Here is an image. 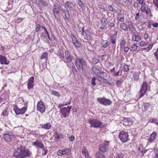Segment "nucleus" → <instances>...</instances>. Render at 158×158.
I'll return each mask as SVG.
<instances>
[{
  "label": "nucleus",
  "mask_w": 158,
  "mask_h": 158,
  "mask_svg": "<svg viewBox=\"0 0 158 158\" xmlns=\"http://www.w3.org/2000/svg\"><path fill=\"white\" fill-rule=\"evenodd\" d=\"M43 150H44V152H42L43 155H46L47 153L48 152V150L46 148L44 147V146L43 145V147L42 148Z\"/></svg>",
  "instance_id": "obj_46"
},
{
  "label": "nucleus",
  "mask_w": 158,
  "mask_h": 158,
  "mask_svg": "<svg viewBox=\"0 0 158 158\" xmlns=\"http://www.w3.org/2000/svg\"><path fill=\"white\" fill-rule=\"evenodd\" d=\"M51 125L49 123H47L42 125L41 127L45 129H48L51 127Z\"/></svg>",
  "instance_id": "obj_29"
},
{
  "label": "nucleus",
  "mask_w": 158,
  "mask_h": 158,
  "mask_svg": "<svg viewBox=\"0 0 158 158\" xmlns=\"http://www.w3.org/2000/svg\"><path fill=\"white\" fill-rule=\"evenodd\" d=\"M40 2V3L39 4V5L41 7H44L47 6L48 4L47 2L44 1H43L42 0H41Z\"/></svg>",
  "instance_id": "obj_31"
},
{
  "label": "nucleus",
  "mask_w": 158,
  "mask_h": 158,
  "mask_svg": "<svg viewBox=\"0 0 158 158\" xmlns=\"http://www.w3.org/2000/svg\"><path fill=\"white\" fill-rule=\"evenodd\" d=\"M11 135L6 133L4 134V139L7 142H9L11 141Z\"/></svg>",
  "instance_id": "obj_19"
},
{
  "label": "nucleus",
  "mask_w": 158,
  "mask_h": 158,
  "mask_svg": "<svg viewBox=\"0 0 158 158\" xmlns=\"http://www.w3.org/2000/svg\"><path fill=\"white\" fill-rule=\"evenodd\" d=\"M65 5L70 10H73L74 9L73 4L70 2H66L65 3Z\"/></svg>",
  "instance_id": "obj_18"
},
{
  "label": "nucleus",
  "mask_w": 158,
  "mask_h": 158,
  "mask_svg": "<svg viewBox=\"0 0 158 158\" xmlns=\"http://www.w3.org/2000/svg\"><path fill=\"white\" fill-rule=\"evenodd\" d=\"M70 150L68 148L63 150H59L57 152V154L59 156H61L62 155L68 154L70 152Z\"/></svg>",
  "instance_id": "obj_15"
},
{
  "label": "nucleus",
  "mask_w": 158,
  "mask_h": 158,
  "mask_svg": "<svg viewBox=\"0 0 158 158\" xmlns=\"http://www.w3.org/2000/svg\"><path fill=\"white\" fill-rule=\"evenodd\" d=\"M41 28V24L40 23V24H38L36 25V27L35 28V31L36 32H38L39 31L40 29Z\"/></svg>",
  "instance_id": "obj_34"
},
{
  "label": "nucleus",
  "mask_w": 158,
  "mask_h": 158,
  "mask_svg": "<svg viewBox=\"0 0 158 158\" xmlns=\"http://www.w3.org/2000/svg\"><path fill=\"white\" fill-rule=\"evenodd\" d=\"M82 153L85 155V156L87 158L89 157V154L88 153V151H86V150L85 149L82 150Z\"/></svg>",
  "instance_id": "obj_38"
},
{
  "label": "nucleus",
  "mask_w": 158,
  "mask_h": 158,
  "mask_svg": "<svg viewBox=\"0 0 158 158\" xmlns=\"http://www.w3.org/2000/svg\"><path fill=\"white\" fill-rule=\"evenodd\" d=\"M0 62L2 64H7L9 63V61L6 60V58L5 56L0 55Z\"/></svg>",
  "instance_id": "obj_17"
},
{
  "label": "nucleus",
  "mask_w": 158,
  "mask_h": 158,
  "mask_svg": "<svg viewBox=\"0 0 158 158\" xmlns=\"http://www.w3.org/2000/svg\"><path fill=\"white\" fill-rule=\"evenodd\" d=\"M144 0H139V3L142 5H144L145 3L143 2Z\"/></svg>",
  "instance_id": "obj_57"
},
{
  "label": "nucleus",
  "mask_w": 158,
  "mask_h": 158,
  "mask_svg": "<svg viewBox=\"0 0 158 158\" xmlns=\"http://www.w3.org/2000/svg\"><path fill=\"white\" fill-rule=\"evenodd\" d=\"M156 134L155 132H153L149 138V141L150 143L152 142L156 139Z\"/></svg>",
  "instance_id": "obj_21"
},
{
  "label": "nucleus",
  "mask_w": 158,
  "mask_h": 158,
  "mask_svg": "<svg viewBox=\"0 0 158 158\" xmlns=\"http://www.w3.org/2000/svg\"><path fill=\"white\" fill-rule=\"evenodd\" d=\"M131 48H134V49L135 48L136 49H137L138 48V46H137L135 44H133L132 45Z\"/></svg>",
  "instance_id": "obj_63"
},
{
  "label": "nucleus",
  "mask_w": 158,
  "mask_h": 158,
  "mask_svg": "<svg viewBox=\"0 0 158 158\" xmlns=\"http://www.w3.org/2000/svg\"><path fill=\"white\" fill-rule=\"evenodd\" d=\"M38 149L39 148H42L43 147V144L42 142L39 140H37L32 143Z\"/></svg>",
  "instance_id": "obj_14"
},
{
  "label": "nucleus",
  "mask_w": 158,
  "mask_h": 158,
  "mask_svg": "<svg viewBox=\"0 0 158 158\" xmlns=\"http://www.w3.org/2000/svg\"><path fill=\"white\" fill-rule=\"evenodd\" d=\"M65 53L67 60L69 62H71L73 57V56L70 54L68 50H66L65 52Z\"/></svg>",
  "instance_id": "obj_16"
},
{
  "label": "nucleus",
  "mask_w": 158,
  "mask_h": 158,
  "mask_svg": "<svg viewBox=\"0 0 158 158\" xmlns=\"http://www.w3.org/2000/svg\"><path fill=\"white\" fill-rule=\"evenodd\" d=\"M126 41L124 39H122L120 43V48H123L125 46Z\"/></svg>",
  "instance_id": "obj_30"
},
{
  "label": "nucleus",
  "mask_w": 158,
  "mask_h": 158,
  "mask_svg": "<svg viewBox=\"0 0 158 158\" xmlns=\"http://www.w3.org/2000/svg\"><path fill=\"white\" fill-rule=\"evenodd\" d=\"M55 137L56 139L58 141H59V140L60 139V137L59 136V135L57 132L56 133L55 135Z\"/></svg>",
  "instance_id": "obj_51"
},
{
  "label": "nucleus",
  "mask_w": 158,
  "mask_h": 158,
  "mask_svg": "<svg viewBox=\"0 0 158 158\" xmlns=\"http://www.w3.org/2000/svg\"><path fill=\"white\" fill-rule=\"evenodd\" d=\"M140 16V15H139V14L138 13L136 14L135 17V19H138L139 18V17Z\"/></svg>",
  "instance_id": "obj_62"
},
{
  "label": "nucleus",
  "mask_w": 158,
  "mask_h": 158,
  "mask_svg": "<svg viewBox=\"0 0 158 158\" xmlns=\"http://www.w3.org/2000/svg\"><path fill=\"white\" fill-rule=\"evenodd\" d=\"M77 4L78 6L80 7V9L81 10H83L84 9L85 5L81 0H77Z\"/></svg>",
  "instance_id": "obj_27"
},
{
  "label": "nucleus",
  "mask_w": 158,
  "mask_h": 158,
  "mask_svg": "<svg viewBox=\"0 0 158 158\" xmlns=\"http://www.w3.org/2000/svg\"><path fill=\"white\" fill-rule=\"evenodd\" d=\"M48 57V53L46 52H44L42 55L41 56L40 59H43L45 58H46Z\"/></svg>",
  "instance_id": "obj_37"
},
{
  "label": "nucleus",
  "mask_w": 158,
  "mask_h": 158,
  "mask_svg": "<svg viewBox=\"0 0 158 158\" xmlns=\"http://www.w3.org/2000/svg\"><path fill=\"white\" fill-rule=\"evenodd\" d=\"M106 21V19L103 18L102 19L101 21V23L102 25L104 27H106V25L107 24Z\"/></svg>",
  "instance_id": "obj_33"
},
{
  "label": "nucleus",
  "mask_w": 158,
  "mask_h": 158,
  "mask_svg": "<svg viewBox=\"0 0 158 158\" xmlns=\"http://www.w3.org/2000/svg\"><path fill=\"white\" fill-rule=\"evenodd\" d=\"M34 81V78L33 77H31L29 79L27 82V88L29 90L33 88Z\"/></svg>",
  "instance_id": "obj_12"
},
{
  "label": "nucleus",
  "mask_w": 158,
  "mask_h": 158,
  "mask_svg": "<svg viewBox=\"0 0 158 158\" xmlns=\"http://www.w3.org/2000/svg\"><path fill=\"white\" fill-rule=\"evenodd\" d=\"M71 108V107L69 106L61 108L60 109V112L61 118H66L69 116Z\"/></svg>",
  "instance_id": "obj_4"
},
{
  "label": "nucleus",
  "mask_w": 158,
  "mask_h": 158,
  "mask_svg": "<svg viewBox=\"0 0 158 158\" xmlns=\"http://www.w3.org/2000/svg\"><path fill=\"white\" fill-rule=\"evenodd\" d=\"M75 64L79 70L81 72H83V68L86 65V63L81 58L77 60L76 61Z\"/></svg>",
  "instance_id": "obj_3"
},
{
  "label": "nucleus",
  "mask_w": 158,
  "mask_h": 158,
  "mask_svg": "<svg viewBox=\"0 0 158 158\" xmlns=\"http://www.w3.org/2000/svg\"><path fill=\"white\" fill-rule=\"evenodd\" d=\"M153 3L158 8V0H153Z\"/></svg>",
  "instance_id": "obj_52"
},
{
  "label": "nucleus",
  "mask_w": 158,
  "mask_h": 158,
  "mask_svg": "<svg viewBox=\"0 0 158 158\" xmlns=\"http://www.w3.org/2000/svg\"><path fill=\"white\" fill-rule=\"evenodd\" d=\"M52 94L56 96L59 97L60 96V95L59 94L58 92L56 91H52Z\"/></svg>",
  "instance_id": "obj_43"
},
{
  "label": "nucleus",
  "mask_w": 158,
  "mask_h": 158,
  "mask_svg": "<svg viewBox=\"0 0 158 158\" xmlns=\"http://www.w3.org/2000/svg\"><path fill=\"white\" fill-rule=\"evenodd\" d=\"M148 84L146 82H144L142 84L141 88L139 92V98L143 96L145 93L146 92L148 89Z\"/></svg>",
  "instance_id": "obj_6"
},
{
  "label": "nucleus",
  "mask_w": 158,
  "mask_h": 158,
  "mask_svg": "<svg viewBox=\"0 0 158 158\" xmlns=\"http://www.w3.org/2000/svg\"><path fill=\"white\" fill-rule=\"evenodd\" d=\"M108 8L109 9V10L110 11H115V10H114L113 7L111 5L108 6Z\"/></svg>",
  "instance_id": "obj_49"
},
{
  "label": "nucleus",
  "mask_w": 158,
  "mask_h": 158,
  "mask_svg": "<svg viewBox=\"0 0 158 158\" xmlns=\"http://www.w3.org/2000/svg\"><path fill=\"white\" fill-rule=\"evenodd\" d=\"M74 44L75 46L77 47H78L80 46V44L77 41V42H76L74 43Z\"/></svg>",
  "instance_id": "obj_60"
},
{
  "label": "nucleus",
  "mask_w": 158,
  "mask_h": 158,
  "mask_svg": "<svg viewBox=\"0 0 158 158\" xmlns=\"http://www.w3.org/2000/svg\"><path fill=\"white\" fill-rule=\"evenodd\" d=\"M74 139V137L73 135H72L69 137V140L70 141H73Z\"/></svg>",
  "instance_id": "obj_54"
},
{
  "label": "nucleus",
  "mask_w": 158,
  "mask_h": 158,
  "mask_svg": "<svg viewBox=\"0 0 158 158\" xmlns=\"http://www.w3.org/2000/svg\"><path fill=\"white\" fill-rule=\"evenodd\" d=\"M131 119L130 118H124L123 119V121L124 122H131Z\"/></svg>",
  "instance_id": "obj_45"
},
{
  "label": "nucleus",
  "mask_w": 158,
  "mask_h": 158,
  "mask_svg": "<svg viewBox=\"0 0 158 158\" xmlns=\"http://www.w3.org/2000/svg\"><path fill=\"white\" fill-rule=\"evenodd\" d=\"M154 153L155 154V158H158V149L157 148L154 149Z\"/></svg>",
  "instance_id": "obj_41"
},
{
  "label": "nucleus",
  "mask_w": 158,
  "mask_h": 158,
  "mask_svg": "<svg viewBox=\"0 0 158 158\" xmlns=\"http://www.w3.org/2000/svg\"><path fill=\"white\" fill-rule=\"evenodd\" d=\"M97 101L100 104L105 106H108L110 105L111 103V101L106 98H97Z\"/></svg>",
  "instance_id": "obj_8"
},
{
  "label": "nucleus",
  "mask_w": 158,
  "mask_h": 158,
  "mask_svg": "<svg viewBox=\"0 0 158 158\" xmlns=\"http://www.w3.org/2000/svg\"><path fill=\"white\" fill-rule=\"evenodd\" d=\"M41 0H35V2L37 4H40Z\"/></svg>",
  "instance_id": "obj_61"
},
{
  "label": "nucleus",
  "mask_w": 158,
  "mask_h": 158,
  "mask_svg": "<svg viewBox=\"0 0 158 158\" xmlns=\"http://www.w3.org/2000/svg\"><path fill=\"white\" fill-rule=\"evenodd\" d=\"M7 114V111L6 110H4L2 113V115L4 116H6Z\"/></svg>",
  "instance_id": "obj_58"
},
{
  "label": "nucleus",
  "mask_w": 158,
  "mask_h": 158,
  "mask_svg": "<svg viewBox=\"0 0 158 158\" xmlns=\"http://www.w3.org/2000/svg\"><path fill=\"white\" fill-rule=\"evenodd\" d=\"M64 12L65 14L64 18L67 20H69L70 19V16L69 14V11L67 10H65Z\"/></svg>",
  "instance_id": "obj_32"
},
{
  "label": "nucleus",
  "mask_w": 158,
  "mask_h": 158,
  "mask_svg": "<svg viewBox=\"0 0 158 158\" xmlns=\"http://www.w3.org/2000/svg\"><path fill=\"white\" fill-rule=\"evenodd\" d=\"M47 35H48V34L46 33V32H43L42 33V35L44 37V38H45L47 37Z\"/></svg>",
  "instance_id": "obj_56"
},
{
  "label": "nucleus",
  "mask_w": 158,
  "mask_h": 158,
  "mask_svg": "<svg viewBox=\"0 0 158 158\" xmlns=\"http://www.w3.org/2000/svg\"><path fill=\"white\" fill-rule=\"evenodd\" d=\"M133 40L135 41L138 42L141 40V38L139 35H134L132 36Z\"/></svg>",
  "instance_id": "obj_28"
},
{
  "label": "nucleus",
  "mask_w": 158,
  "mask_h": 158,
  "mask_svg": "<svg viewBox=\"0 0 158 158\" xmlns=\"http://www.w3.org/2000/svg\"><path fill=\"white\" fill-rule=\"evenodd\" d=\"M116 83L117 85H120L121 84V81L120 80H119L116 81Z\"/></svg>",
  "instance_id": "obj_59"
},
{
  "label": "nucleus",
  "mask_w": 158,
  "mask_h": 158,
  "mask_svg": "<svg viewBox=\"0 0 158 158\" xmlns=\"http://www.w3.org/2000/svg\"><path fill=\"white\" fill-rule=\"evenodd\" d=\"M95 80L96 78L95 77H93L92 79L91 83L93 86H95L96 85V83L95 82Z\"/></svg>",
  "instance_id": "obj_42"
},
{
  "label": "nucleus",
  "mask_w": 158,
  "mask_h": 158,
  "mask_svg": "<svg viewBox=\"0 0 158 158\" xmlns=\"http://www.w3.org/2000/svg\"><path fill=\"white\" fill-rule=\"evenodd\" d=\"M95 158H105V156L100 152H97L95 155Z\"/></svg>",
  "instance_id": "obj_23"
},
{
  "label": "nucleus",
  "mask_w": 158,
  "mask_h": 158,
  "mask_svg": "<svg viewBox=\"0 0 158 158\" xmlns=\"http://www.w3.org/2000/svg\"><path fill=\"white\" fill-rule=\"evenodd\" d=\"M128 24L129 30L132 33H135V28L133 27L132 23L131 21H129L128 22Z\"/></svg>",
  "instance_id": "obj_22"
},
{
  "label": "nucleus",
  "mask_w": 158,
  "mask_h": 158,
  "mask_svg": "<svg viewBox=\"0 0 158 158\" xmlns=\"http://www.w3.org/2000/svg\"><path fill=\"white\" fill-rule=\"evenodd\" d=\"M59 8L58 4L57 3L54 4L53 11L55 18H57L56 15L59 14Z\"/></svg>",
  "instance_id": "obj_13"
},
{
  "label": "nucleus",
  "mask_w": 158,
  "mask_h": 158,
  "mask_svg": "<svg viewBox=\"0 0 158 158\" xmlns=\"http://www.w3.org/2000/svg\"><path fill=\"white\" fill-rule=\"evenodd\" d=\"M123 70L125 72H128L129 70L128 65L125 64L124 66Z\"/></svg>",
  "instance_id": "obj_44"
},
{
  "label": "nucleus",
  "mask_w": 158,
  "mask_h": 158,
  "mask_svg": "<svg viewBox=\"0 0 158 158\" xmlns=\"http://www.w3.org/2000/svg\"><path fill=\"white\" fill-rule=\"evenodd\" d=\"M13 110L16 114H23L26 111L27 107L24 106L21 109H20L16 105H15L13 107Z\"/></svg>",
  "instance_id": "obj_10"
},
{
  "label": "nucleus",
  "mask_w": 158,
  "mask_h": 158,
  "mask_svg": "<svg viewBox=\"0 0 158 158\" xmlns=\"http://www.w3.org/2000/svg\"><path fill=\"white\" fill-rule=\"evenodd\" d=\"M139 74L138 72H134L133 73V76L132 79L134 81H137L139 80Z\"/></svg>",
  "instance_id": "obj_20"
},
{
  "label": "nucleus",
  "mask_w": 158,
  "mask_h": 158,
  "mask_svg": "<svg viewBox=\"0 0 158 158\" xmlns=\"http://www.w3.org/2000/svg\"><path fill=\"white\" fill-rule=\"evenodd\" d=\"M109 141H105L104 143L99 145V149L102 152H105L108 150Z\"/></svg>",
  "instance_id": "obj_7"
},
{
  "label": "nucleus",
  "mask_w": 158,
  "mask_h": 158,
  "mask_svg": "<svg viewBox=\"0 0 158 158\" xmlns=\"http://www.w3.org/2000/svg\"><path fill=\"white\" fill-rule=\"evenodd\" d=\"M120 27L123 30L126 31L127 30L128 26L127 24L124 23H122L120 24Z\"/></svg>",
  "instance_id": "obj_25"
},
{
  "label": "nucleus",
  "mask_w": 158,
  "mask_h": 158,
  "mask_svg": "<svg viewBox=\"0 0 158 158\" xmlns=\"http://www.w3.org/2000/svg\"><path fill=\"white\" fill-rule=\"evenodd\" d=\"M120 73H121L120 74V75H121L122 74L121 71H120V70H119L118 71V72H114V76L115 77V76H118L119 75Z\"/></svg>",
  "instance_id": "obj_47"
},
{
  "label": "nucleus",
  "mask_w": 158,
  "mask_h": 158,
  "mask_svg": "<svg viewBox=\"0 0 158 158\" xmlns=\"http://www.w3.org/2000/svg\"><path fill=\"white\" fill-rule=\"evenodd\" d=\"M118 136L120 140L123 143L127 142L129 140L128 133L124 131L120 132Z\"/></svg>",
  "instance_id": "obj_5"
},
{
  "label": "nucleus",
  "mask_w": 158,
  "mask_h": 158,
  "mask_svg": "<svg viewBox=\"0 0 158 158\" xmlns=\"http://www.w3.org/2000/svg\"><path fill=\"white\" fill-rule=\"evenodd\" d=\"M116 37V34H114L111 35L110 37L111 42L113 44H114L115 43V40Z\"/></svg>",
  "instance_id": "obj_24"
},
{
  "label": "nucleus",
  "mask_w": 158,
  "mask_h": 158,
  "mask_svg": "<svg viewBox=\"0 0 158 158\" xmlns=\"http://www.w3.org/2000/svg\"><path fill=\"white\" fill-rule=\"evenodd\" d=\"M37 110L41 113H44L45 110V107L44 103L41 101H39L37 103Z\"/></svg>",
  "instance_id": "obj_11"
},
{
  "label": "nucleus",
  "mask_w": 158,
  "mask_h": 158,
  "mask_svg": "<svg viewBox=\"0 0 158 158\" xmlns=\"http://www.w3.org/2000/svg\"><path fill=\"white\" fill-rule=\"evenodd\" d=\"M59 6V9H60L61 10L64 12V11H65V10H64V4H60Z\"/></svg>",
  "instance_id": "obj_40"
},
{
  "label": "nucleus",
  "mask_w": 158,
  "mask_h": 158,
  "mask_svg": "<svg viewBox=\"0 0 158 158\" xmlns=\"http://www.w3.org/2000/svg\"><path fill=\"white\" fill-rule=\"evenodd\" d=\"M144 109H145V110H147V109L151 106V104L149 103L148 102L145 103L144 104Z\"/></svg>",
  "instance_id": "obj_36"
},
{
  "label": "nucleus",
  "mask_w": 158,
  "mask_h": 158,
  "mask_svg": "<svg viewBox=\"0 0 158 158\" xmlns=\"http://www.w3.org/2000/svg\"><path fill=\"white\" fill-rule=\"evenodd\" d=\"M141 10L142 12H145L146 10L145 6H144V5H142V6L141 8Z\"/></svg>",
  "instance_id": "obj_50"
},
{
  "label": "nucleus",
  "mask_w": 158,
  "mask_h": 158,
  "mask_svg": "<svg viewBox=\"0 0 158 158\" xmlns=\"http://www.w3.org/2000/svg\"><path fill=\"white\" fill-rule=\"evenodd\" d=\"M107 76V73L104 72L100 71L96 76V78L99 81L103 82H105L104 81H107V80L104 78Z\"/></svg>",
  "instance_id": "obj_9"
},
{
  "label": "nucleus",
  "mask_w": 158,
  "mask_h": 158,
  "mask_svg": "<svg viewBox=\"0 0 158 158\" xmlns=\"http://www.w3.org/2000/svg\"><path fill=\"white\" fill-rule=\"evenodd\" d=\"M71 37H72V40L73 43L75 42H76L77 41L76 38H75V36L74 35L71 34Z\"/></svg>",
  "instance_id": "obj_48"
},
{
  "label": "nucleus",
  "mask_w": 158,
  "mask_h": 158,
  "mask_svg": "<svg viewBox=\"0 0 158 158\" xmlns=\"http://www.w3.org/2000/svg\"><path fill=\"white\" fill-rule=\"evenodd\" d=\"M88 122L90 124V127L95 128H101L102 125V122L97 119L91 118L88 120Z\"/></svg>",
  "instance_id": "obj_2"
},
{
  "label": "nucleus",
  "mask_w": 158,
  "mask_h": 158,
  "mask_svg": "<svg viewBox=\"0 0 158 158\" xmlns=\"http://www.w3.org/2000/svg\"><path fill=\"white\" fill-rule=\"evenodd\" d=\"M99 62V59L96 58H93L92 59V60L91 61L92 63L94 64H96L98 63Z\"/></svg>",
  "instance_id": "obj_35"
},
{
  "label": "nucleus",
  "mask_w": 158,
  "mask_h": 158,
  "mask_svg": "<svg viewBox=\"0 0 158 158\" xmlns=\"http://www.w3.org/2000/svg\"><path fill=\"white\" fill-rule=\"evenodd\" d=\"M85 36L86 37V39L87 41L90 40L92 39V37L90 35V33L85 34Z\"/></svg>",
  "instance_id": "obj_39"
},
{
  "label": "nucleus",
  "mask_w": 158,
  "mask_h": 158,
  "mask_svg": "<svg viewBox=\"0 0 158 158\" xmlns=\"http://www.w3.org/2000/svg\"><path fill=\"white\" fill-rule=\"evenodd\" d=\"M92 70L96 76L100 71V70L99 69L95 67H93L92 68Z\"/></svg>",
  "instance_id": "obj_26"
},
{
  "label": "nucleus",
  "mask_w": 158,
  "mask_h": 158,
  "mask_svg": "<svg viewBox=\"0 0 158 158\" xmlns=\"http://www.w3.org/2000/svg\"><path fill=\"white\" fill-rule=\"evenodd\" d=\"M154 54L155 56H156V59L157 60H158V50H156V52H154Z\"/></svg>",
  "instance_id": "obj_53"
},
{
  "label": "nucleus",
  "mask_w": 158,
  "mask_h": 158,
  "mask_svg": "<svg viewBox=\"0 0 158 158\" xmlns=\"http://www.w3.org/2000/svg\"><path fill=\"white\" fill-rule=\"evenodd\" d=\"M152 26L153 27H158V23H153L152 24Z\"/></svg>",
  "instance_id": "obj_64"
},
{
  "label": "nucleus",
  "mask_w": 158,
  "mask_h": 158,
  "mask_svg": "<svg viewBox=\"0 0 158 158\" xmlns=\"http://www.w3.org/2000/svg\"><path fill=\"white\" fill-rule=\"evenodd\" d=\"M60 52L59 51V52L60 54V56L62 57H64V55L63 53V50H59Z\"/></svg>",
  "instance_id": "obj_55"
},
{
  "label": "nucleus",
  "mask_w": 158,
  "mask_h": 158,
  "mask_svg": "<svg viewBox=\"0 0 158 158\" xmlns=\"http://www.w3.org/2000/svg\"><path fill=\"white\" fill-rule=\"evenodd\" d=\"M31 155L29 150L21 146L17 148L13 152V156L16 158H26Z\"/></svg>",
  "instance_id": "obj_1"
}]
</instances>
